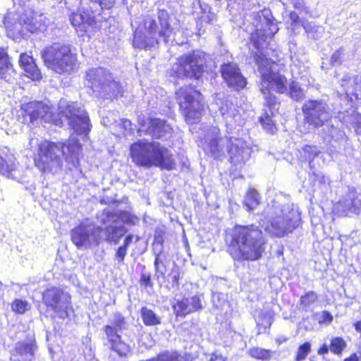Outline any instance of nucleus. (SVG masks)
I'll use <instances>...</instances> for the list:
<instances>
[{"mask_svg":"<svg viewBox=\"0 0 361 361\" xmlns=\"http://www.w3.org/2000/svg\"><path fill=\"white\" fill-rule=\"evenodd\" d=\"M105 334L104 344L111 350L116 353L120 357H127L131 352L130 346L121 340L119 334L121 332L110 325H105L102 328Z\"/></svg>","mask_w":361,"mask_h":361,"instance_id":"obj_18","label":"nucleus"},{"mask_svg":"<svg viewBox=\"0 0 361 361\" xmlns=\"http://www.w3.org/2000/svg\"><path fill=\"white\" fill-rule=\"evenodd\" d=\"M170 16L166 10L159 9L156 16L144 17L143 24L146 35L135 31L133 41L135 48L152 49L159 46L163 40L167 44L174 33L171 25Z\"/></svg>","mask_w":361,"mask_h":361,"instance_id":"obj_6","label":"nucleus"},{"mask_svg":"<svg viewBox=\"0 0 361 361\" xmlns=\"http://www.w3.org/2000/svg\"><path fill=\"white\" fill-rule=\"evenodd\" d=\"M11 308L16 313L23 314L30 310V305L26 300L16 299L11 305Z\"/></svg>","mask_w":361,"mask_h":361,"instance_id":"obj_43","label":"nucleus"},{"mask_svg":"<svg viewBox=\"0 0 361 361\" xmlns=\"http://www.w3.org/2000/svg\"><path fill=\"white\" fill-rule=\"evenodd\" d=\"M21 109L25 113L24 116L28 117L30 122L40 118L44 122L50 123L54 122L55 119L51 109L41 102L34 101L23 104Z\"/></svg>","mask_w":361,"mask_h":361,"instance_id":"obj_19","label":"nucleus"},{"mask_svg":"<svg viewBox=\"0 0 361 361\" xmlns=\"http://www.w3.org/2000/svg\"><path fill=\"white\" fill-rule=\"evenodd\" d=\"M13 72V65L7 52L4 49L0 48V77L6 82L11 80V73Z\"/></svg>","mask_w":361,"mask_h":361,"instance_id":"obj_30","label":"nucleus"},{"mask_svg":"<svg viewBox=\"0 0 361 361\" xmlns=\"http://www.w3.org/2000/svg\"><path fill=\"white\" fill-rule=\"evenodd\" d=\"M338 208H341L343 213L348 215L349 212L360 214L361 213V193L353 194L344 200L339 202Z\"/></svg>","mask_w":361,"mask_h":361,"instance_id":"obj_28","label":"nucleus"},{"mask_svg":"<svg viewBox=\"0 0 361 361\" xmlns=\"http://www.w3.org/2000/svg\"><path fill=\"white\" fill-rule=\"evenodd\" d=\"M344 49L339 48L336 50L331 56L330 59V63L332 66H340L344 59Z\"/></svg>","mask_w":361,"mask_h":361,"instance_id":"obj_48","label":"nucleus"},{"mask_svg":"<svg viewBox=\"0 0 361 361\" xmlns=\"http://www.w3.org/2000/svg\"><path fill=\"white\" fill-rule=\"evenodd\" d=\"M80 150V144L74 138L67 142L45 140L38 145L34 157L35 165L42 172L58 173L62 170L65 157L70 169L78 168Z\"/></svg>","mask_w":361,"mask_h":361,"instance_id":"obj_2","label":"nucleus"},{"mask_svg":"<svg viewBox=\"0 0 361 361\" xmlns=\"http://www.w3.org/2000/svg\"><path fill=\"white\" fill-rule=\"evenodd\" d=\"M274 90L276 92H278L276 90L272 88L271 86L269 87L268 91L269 92L270 94H272L276 98V103L273 104H269L267 103V101L265 99V95L261 92V93L263 94L264 100V105L267 106H269L270 109L269 110V112L265 111L259 118V121L262 126L263 128L269 133L273 134L275 130H276V128L275 126V124L271 118V116L273 115V112L271 109H274L275 106L279 104L277 97L275 94L271 92V90Z\"/></svg>","mask_w":361,"mask_h":361,"instance_id":"obj_27","label":"nucleus"},{"mask_svg":"<svg viewBox=\"0 0 361 361\" xmlns=\"http://www.w3.org/2000/svg\"><path fill=\"white\" fill-rule=\"evenodd\" d=\"M318 299L317 293L314 291H308L304 295H302L300 299V303L303 309L310 307Z\"/></svg>","mask_w":361,"mask_h":361,"instance_id":"obj_42","label":"nucleus"},{"mask_svg":"<svg viewBox=\"0 0 361 361\" xmlns=\"http://www.w3.org/2000/svg\"><path fill=\"white\" fill-rule=\"evenodd\" d=\"M352 126L353 128H355V131L357 133H361V114H355L352 115Z\"/></svg>","mask_w":361,"mask_h":361,"instance_id":"obj_52","label":"nucleus"},{"mask_svg":"<svg viewBox=\"0 0 361 361\" xmlns=\"http://www.w3.org/2000/svg\"><path fill=\"white\" fill-rule=\"evenodd\" d=\"M154 266L155 269L154 277L158 280L160 277H164L166 272V267L161 259L160 253H156Z\"/></svg>","mask_w":361,"mask_h":361,"instance_id":"obj_39","label":"nucleus"},{"mask_svg":"<svg viewBox=\"0 0 361 361\" xmlns=\"http://www.w3.org/2000/svg\"><path fill=\"white\" fill-rule=\"evenodd\" d=\"M127 231L123 225L110 224L104 228L99 227V235H102L100 239L105 242L116 245Z\"/></svg>","mask_w":361,"mask_h":361,"instance_id":"obj_25","label":"nucleus"},{"mask_svg":"<svg viewBox=\"0 0 361 361\" xmlns=\"http://www.w3.org/2000/svg\"><path fill=\"white\" fill-rule=\"evenodd\" d=\"M172 307L176 316L180 317H184L187 314L203 309L201 299L198 295L181 299L176 298Z\"/></svg>","mask_w":361,"mask_h":361,"instance_id":"obj_22","label":"nucleus"},{"mask_svg":"<svg viewBox=\"0 0 361 361\" xmlns=\"http://www.w3.org/2000/svg\"><path fill=\"white\" fill-rule=\"evenodd\" d=\"M72 25L78 30L82 32H87L94 24V20L92 15L87 11H78L73 13L70 18Z\"/></svg>","mask_w":361,"mask_h":361,"instance_id":"obj_26","label":"nucleus"},{"mask_svg":"<svg viewBox=\"0 0 361 361\" xmlns=\"http://www.w3.org/2000/svg\"><path fill=\"white\" fill-rule=\"evenodd\" d=\"M176 99L187 122H197L204 107L202 94L192 87L186 86L176 91Z\"/></svg>","mask_w":361,"mask_h":361,"instance_id":"obj_11","label":"nucleus"},{"mask_svg":"<svg viewBox=\"0 0 361 361\" xmlns=\"http://www.w3.org/2000/svg\"><path fill=\"white\" fill-rule=\"evenodd\" d=\"M302 27L307 34V36L314 40L322 38L324 32V29L322 26L317 25L307 21H305L302 24Z\"/></svg>","mask_w":361,"mask_h":361,"instance_id":"obj_34","label":"nucleus"},{"mask_svg":"<svg viewBox=\"0 0 361 361\" xmlns=\"http://www.w3.org/2000/svg\"><path fill=\"white\" fill-rule=\"evenodd\" d=\"M48 20L44 15H35L30 18L23 16H20L18 23L14 24L13 31L18 33L23 32V29H26L32 33L37 32H44L47 27Z\"/></svg>","mask_w":361,"mask_h":361,"instance_id":"obj_21","label":"nucleus"},{"mask_svg":"<svg viewBox=\"0 0 361 361\" xmlns=\"http://www.w3.org/2000/svg\"><path fill=\"white\" fill-rule=\"evenodd\" d=\"M85 80L98 98L112 100L122 91L120 83L110 71L102 67L89 69L86 72Z\"/></svg>","mask_w":361,"mask_h":361,"instance_id":"obj_8","label":"nucleus"},{"mask_svg":"<svg viewBox=\"0 0 361 361\" xmlns=\"http://www.w3.org/2000/svg\"><path fill=\"white\" fill-rule=\"evenodd\" d=\"M127 250L123 246H119L115 253L114 260L116 262L117 264L121 265L124 263V259L126 256L127 255Z\"/></svg>","mask_w":361,"mask_h":361,"instance_id":"obj_49","label":"nucleus"},{"mask_svg":"<svg viewBox=\"0 0 361 361\" xmlns=\"http://www.w3.org/2000/svg\"><path fill=\"white\" fill-rule=\"evenodd\" d=\"M355 329L361 333V321L357 322L355 324Z\"/></svg>","mask_w":361,"mask_h":361,"instance_id":"obj_62","label":"nucleus"},{"mask_svg":"<svg viewBox=\"0 0 361 361\" xmlns=\"http://www.w3.org/2000/svg\"><path fill=\"white\" fill-rule=\"evenodd\" d=\"M4 23L6 24V27H7L8 28H10V27H10V25H8V23H6V18L5 19V22H4Z\"/></svg>","mask_w":361,"mask_h":361,"instance_id":"obj_64","label":"nucleus"},{"mask_svg":"<svg viewBox=\"0 0 361 361\" xmlns=\"http://www.w3.org/2000/svg\"><path fill=\"white\" fill-rule=\"evenodd\" d=\"M288 94L291 99L296 102H300L305 98L304 91L298 85V83L293 82L290 85V90Z\"/></svg>","mask_w":361,"mask_h":361,"instance_id":"obj_41","label":"nucleus"},{"mask_svg":"<svg viewBox=\"0 0 361 361\" xmlns=\"http://www.w3.org/2000/svg\"><path fill=\"white\" fill-rule=\"evenodd\" d=\"M169 277L172 280L173 286H179L180 273L178 270H172V271L169 274Z\"/></svg>","mask_w":361,"mask_h":361,"instance_id":"obj_57","label":"nucleus"},{"mask_svg":"<svg viewBox=\"0 0 361 361\" xmlns=\"http://www.w3.org/2000/svg\"><path fill=\"white\" fill-rule=\"evenodd\" d=\"M42 301L61 319L68 317L73 312L71 295L60 288H47L42 293Z\"/></svg>","mask_w":361,"mask_h":361,"instance_id":"obj_14","label":"nucleus"},{"mask_svg":"<svg viewBox=\"0 0 361 361\" xmlns=\"http://www.w3.org/2000/svg\"><path fill=\"white\" fill-rule=\"evenodd\" d=\"M266 238L255 224L237 225L231 233L228 252L234 260L257 261L265 251Z\"/></svg>","mask_w":361,"mask_h":361,"instance_id":"obj_3","label":"nucleus"},{"mask_svg":"<svg viewBox=\"0 0 361 361\" xmlns=\"http://www.w3.org/2000/svg\"><path fill=\"white\" fill-rule=\"evenodd\" d=\"M358 355L360 360H361V344L360 346L359 347Z\"/></svg>","mask_w":361,"mask_h":361,"instance_id":"obj_63","label":"nucleus"},{"mask_svg":"<svg viewBox=\"0 0 361 361\" xmlns=\"http://www.w3.org/2000/svg\"><path fill=\"white\" fill-rule=\"evenodd\" d=\"M140 315L143 323L146 326H156L161 322V317L147 307L141 308Z\"/></svg>","mask_w":361,"mask_h":361,"instance_id":"obj_32","label":"nucleus"},{"mask_svg":"<svg viewBox=\"0 0 361 361\" xmlns=\"http://www.w3.org/2000/svg\"><path fill=\"white\" fill-rule=\"evenodd\" d=\"M351 82L354 83L355 87H350L348 90V92L351 94L350 99L353 100V97H354L355 99H361V76H356Z\"/></svg>","mask_w":361,"mask_h":361,"instance_id":"obj_44","label":"nucleus"},{"mask_svg":"<svg viewBox=\"0 0 361 361\" xmlns=\"http://www.w3.org/2000/svg\"><path fill=\"white\" fill-rule=\"evenodd\" d=\"M220 72L224 82L230 88L239 91L245 87L247 80L236 63H224L221 65Z\"/></svg>","mask_w":361,"mask_h":361,"instance_id":"obj_17","label":"nucleus"},{"mask_svg":"<svg viewBox=\"0 0 361 361\" xmlns=\"http://www.w3.org/2000/svg\"><path fill=\"white\" fill-rule=\"evenodd\" d=\"M264 220H260L264 231L273 236L283 237L292 233L300 224V214L292 204L274 200L264 208Z\"/></svg>","mask_w":361,"mask_h":361,"instance_id":"obj_5","label":"nucleus"},{"mask_svg":"<svg viewBox=\"0 0 361 361\" xmlns=\"http://www.w3.org/2000/svg\"><path fill=\"white\" fill-rule=\"evenodd\" d=\"M212 302L214 307L220 312L224 311V308L228 306L226 297L221 293H213Z\"/></svg>","mask_w":361,"mask_h":361,"instance_id":"obj_38","label":"nucleus"},{"mask_svg":"<svg viewBox=\"0 0 361 361\" xmlns=\"http://www.w3.org/2000/svg\"><path fill=\"white\" fill-rule=\"evenodd\" d=\"M293 7L301 13H308L309 9L305 6L303 0H292Z\"/></svg>","mask_w":361,"mask_h":361,"instance_id":"obj_53","label":"nucleus"},{"mask_svg":"<svg viewBox=\"0 0 361 361\" xmlns=\"http://www.w3.org/2000/svg\"><path fill=\"white\" fill-rule=\"evenodd\" d=\"M304 157L309 161L311 169L316 168L315 159L319 157L320 150L316 146L305 145L302 148Z\"/></svg>","mask_w":361,"mask_h":361,"instance_id":"obj_35","label":"nucleus"},{"mask_svg":"<svg viewBox=\"0 0 361 361\" xmlns=\"http://www.w3.org/2000/svg\"><path fill=\"white\" fill-rule=\"evenodd\" d=\"M59 116L61 121H66L78 135L86 136L91 130L92 126L87 112L76 103L61 100Z\"/></svg>","mask_w":361,"mask_h":361,"instance_id":"obj_12","label":"nucleus"},{"mask_svg":"<svg viewBox=\"0 0 361 361\" xmlns=\"http://www.w3.org/2000/svg\"><path fill=\"white\" fill-rule=\"evenodd\" d=\"M204 54L200 51L185 54L177 59L169 70L171 76L199 79L204 72Z\"/></svg>","mask_w":361,"mask_h":361,"instance_id":"obj_10","label":"nucleus"},{"mask_svg":"<svg viewBox=\"0 0 361 361\" xmlns=\"http://www.w3.org/2000/svg\"><path fill=\"white\" fill-rule=\"evenodd\" d=\"M248 354L253 358L261 360L262 361H269L271 358L273 352L270 350L260 348H252L248 350Z\"/></svg>","mask_w":361,"mask_h":361,"instance_id":"obj_36","label":"nucleus"},{"mask_svg":"<svg viewBox=\"0 0 361 361\" xmlns=\"http://www.w3.org/2000/svg\"><path fill=\"white\" fill-rule=\"evenodd\" d=\"M37 350L35 334L29 332L26 338L18 341L11 351V361H32Z\"/></svg>","mask_w":361,"mask_h":361,"instance_id":"obj_16","label":"nucleus"},{"mask_svg":"<svg viewBox=\"0 0 361 361\" xmlns=\"http://www.w3.org/2000/svg\"><path fill=\"white\" fill-rule=\"evenodd\" d=\"M218 99L219 102H217L216 104L219 105V110L226 122L227 133L230 134L233 124L239 116V110L228 97Z\"/></svg>","mask_w":361,"mask_h":361,"instance_id":"obj_23","label":"nucleus"},{"mask_svg":"<svg viewBox=\"0 0 361 361\" xmlns=\"http://www.w3.org/2000/svg\"><path fill=\"white\" fill-rule=\"evenodd\" d=\"M324 126V132L327 133L331 140L340 142L341 143L345 142L347 141V136L345 135V132L338 128V126H334L331 119H330V121Z\"/></svg>","mask_w":361,"mask_h":361,"instance_id":"obj_31","label":"nucleus"},{"mask_svg":"<svg viewBox=\"0 0 361 361\" xmlns=\"http://www.w3.org/2000/svg\"><path fill=\"white\" fill-rule=\"evenodd\" d=\"M91 2L97 4L100 6L102 9H110L114 4V0H90Z\"/></svg>","mask_w":361,"mask_h":361,"instance_id":"obj_51","label":"nucleus"},{"mask_svg":"<svg viewBox=\"0 0 361 361\" xmlns=\"http://www.w3.org/2000/svg\"><path fill=\"white\" fill-rule=\"evenodd\" d=\"M138 122L141 127L139 131L145 132L152 136V138L166 139L171 135L172 128L164 120L154 118L145 121L139 118Z\"/></svg>","mask_w":361,"mask_h":361,"instance_id":"obj_20","label":"nucleus"},{"mask_svg":"<svg viewBox=\"0 0 361 361\" xmlns=\"http://www.w3.org/2000/svg\"><path fill=\"white\" fill-rule=\"evenodd\" d=\"M122 123H123V128L126 129V130H131L132 129V123L130 120L128 119H123L122 120Z\"/></svg>","mask_w":361,"mask_h":361,"instance_id":"obj_59","label":"nucleus"},{"mask_svg":"<svg viewBox=\"0 0 361 361\" xmlns=\"http://www.w3.org/2000/svg\"><path fill=\"white\" fill-rule=\"evenodd\" d=\"M130 154L137 166L147 169L157 166L171 170L176 164L171 152L155 141L139 140L131 145Z\"/></svg>","mask_w":361,"mask_h":361,"instance_id":"obj_7","label":"nucleus"},{"mask_svg":"<svg viewBox=\"0 0 361 361\" xmlns=\"http://www.w3.org/2000/svg\"><path fill=\"white\" fill-rule=\"evenodd\" d=\"M204 141V151L215 159L224 156L227 152L231 163L241 166L250 158L251 148L243 139L230 136L229 134L222 137L218 126L207 129Z\"/></svg>","mask_w":361,"mask_h":361,"instance_id":"obj_4","label":"nucleus"},{"mask_svg":"<svg viewBox=\"0 0 361 361\" xmlns=\"http://www.w3.org/2000/svg\"><path fill=\"white\" fill-rule=\"evenodd\" d=\"M221 358L223 360V361H226V358L222 357L221 355L219 356L216 354H212L211 357H210V360L209 361H215L218 358Z\"/></svg>","mask_w":361,"mask_h":361,"instance_id":"obj_61","label":"nucleus"},{"mask_svg":"<svg viewBox=\"0 0 361 361\" xmlns=\"http://www.w3.org/2000/svg\"><path fill=\"white\" fill-rule=\"evenodd\" d=\"M34 59L32 57L26 54H22L20 56L19 63L20 66L24 69L27 65L33 61Z\"/></svg>","mask_w":361,"mask_h":361,"instance_id":"obj_55","label":"nucleus"},{"mask_svg":"<svg viewBox=\"0 0 361 361\" xmlns=\"http://www.w3.org/2000/svg\"><path fill=\"white\" fill-rule=\"evenodd\" d=\"M290 19L291 20L292 25L293 28H295L298 26H302V24L305 23L302 21L298 14L295 11H291L290 13Z\"/></svg>","mask_w":361,"mask_h":361,"instance_id":"obj_54","label":"nucleus"},{"mask_svg":"<svg viewBox=\"0 0 361 361\" xmlns=\"http://www.w3.org/2000/svg\"><path fill=\"white\" fill-rule=\"evenodd\" d=\"M329 350H330L329 346L328 345H326V343H324L317 350V353H318V355H325V354H327L329 353Z\"/></svg>","mask_w":361,"mask_h":361,"instance_id":"obj_58","label":"nucleus"},{"mask_svg":"<svg viewBox=\"0 0 361 361\" xmlns=\"http://www.w3.org/2000/svg\"><path fill=\"white\" fill-rule=\"evenodd\" d=\"M302 111L304 120L313 129L324 126L332 117L331 108L322 99L306 101Z\"/></svg>","mask_w":361,"mask_h":361,"instance_id":"obj_13","label":"nucleus"},{"mask_svg":"<svg viewBox=\"0 0 361 361\" xmlns=\"http://www.w3.org/2000/svg\"><path fill=\"white\" fill-rule=\"evenodd\" d=\"M41 56L47 68L57 73L70 72L73 69L75 56L71 53L69 45L54 43L46 47Z\"/></svg>","mask_w":361,"mask_h":361,"instance_id":"obj_9","label":"nucleus"},{"mask_svg":"<svg viewBox=\"0 0 361 361\" xmlns=\"http://www.w3.org/2000/svg\"><path fill=\"white\" fill-rule=\"evenodd\" d=\"M18 163L12 154H6L4 157L0 154V173L1 175L11 179L16 178V171Z\"/></svg>","mask_w":361,"mask_h":361,"instance_id":"obj_29","label":"nucleus"},{"mask_svg":"<svg viewBox=\"0 0 361 361\" xmlns=\"http://www.w3.org/2000/svg\"><path fill=\"white\" fill-rule=\"evenodd\" d=\"M99 226L92 224L82 223L71 231L73 243L80 250H87L92 246H98Z\"/></svg>","mask_w":361,"mask_h":361,"instance_id":"obj_15","label":"nucleus"},{"mask_svg":"<svg viewBox=\"0 0 361 361\" xmlns=\"http://www.w3.org/2000/svg\"><path fill=\"white\" fill-rule=\"evenodd\" d=\"M311 351V344L309 342H305L300 345L295 358V361H302L306 359V357Z\"/></svg>","mask_w":361,"mask_h":361,"instance_id":"obj_46","label":"nucleus"},{"mask_svg":"<svg viewBox=\"0 0 361 361\" xmlns=\"http://www.w3.org/2000/svg\"><path fill=\"white\" fill-rule=\"evenodd\" d=\"M24 71L27 73V76L34 80H38L42 78L40 71L35 63V61L27 65Z\"/></svg>","mask_w":361,"mask_h":361,"instance_id":"obj_45","label":"nucleus"},{"mask_svg":"<svg viewBox=\"0 0 361 361\" xmlns=\"http://www.w3.org/2000/svg\"><path fill=\"white\" fill-rule=\"evenodd\" d=\"M262 16L265 19V28L252 35V42L257 51L253 57L258 66V72L260 75L259 83V91L265 95V99L269 104L276 103V98L270 94L269 87L276 90L278 93L288 92V81L285 75H282L278 69V64L267 57V51L264 50L266 41L271 38L278 31L277 22L269 10H264Z\"/></svg>","mask_w":361,"mask_h":361,"instance_id":"obj_1","label":"nucleus"},{"mask_svg":"<svg viewBox=\"0 0 361 361\" xmlns=\"http://www.w3.org/2000/svg\"><path fill=\"white\" fill-rule=\"evenodd\" d=\"M102 215L104 217L101 221L103 224H113L120 220L124 224L135 226L140 221L138 217L127 211L111 212L109 209H104Z\"/></svg>","mask_w":361,"mask_h":361,"instance_id":"obj_24","label":"nucleus"},{"mask_svg":"<svg viewBox=\"0 0 361 361\" xmlns=\"http://www.w3.org/2000/svg\"><path fill=\"white\" fill-rule=\"evenodd\" d=\"M109 325L122 331L126 328V322L124 317L120 312H116L113 314Z\"/></svg>","mask_w":361,"mask_h":361,"instance_id":"obj_40","label":"nucleus"},{"mask_svg":"<svg viewBox=\"0 0 361 361\" xmlns=\"http://www.w3.org/2000/svg\"><path fill=\"white\" fill-rule=\"evenodd\" d=\"M357 75H352V74H346L343 75L341 80V85L343 87L346 97H350V94L348 92V90H350V87H354L355 85L353 82H351V81L355 78Z\"/></svg>","mask_w":361,"mask_h":361,"instance_id":"obj_47","label":"nucleus"},{"mask_svg":"<svg viewBox=\"0 0 361 361\" xmlns=\"http://www.w3.org/2000/svg\"><path fill=\"white\" fill-rule=\"evenodd\" d=\"M140 283L142 286H144L145 289H147L148 288L152 289L154 283L152 281L151 274L145 272L142 273Z\"/></svg>","mask_w":361,"mask_h":361,"instance_id":"obj_50","label":"nucleus"},{"mask_svg":"<svg viewBox=\"0 0 361 361\" xmlns=\"http://www.w3.org/2000/svg\"><path fill=\"white\" fill-rule=\"evenodd\" d=\"M133 239H135V243H137L140 240V238L138 235L128 234L127 236H126L122 246L128 249V246L131 244Z\"/></svg>","mask_w":361,"mask_h":361,"instance_id":"obj_56","label":"nucleus"},{"mask_svg":"<svg viewBox=\"0 0 361 361\" xmlns=\"http://www.w3.org/2000/svg\"><path fill=\"white\" fill-rule=\"evenodd\" d=\"M346 342L341 337H334L331 340L329 345L330 351L336 355H340L346 348Z\"/></svg>","mask_w":361,"mask_h":361,"instance_id":"obj_37","label":"nucleus"},{"mask_svg":"<svg viewBox=\"0 0 361 361\" xmlns=\"http://www.w3.org/2000/svg\"><path fill=\"white\" fill-rule=\"evenodd\" d=\"M244 206L247 211L255 209L260 204V197L255 189H250L244 199Z\"/></svg>","mask_w":361,"mask_h":361,"instance_id":"obj_33","label":"nucleus"},{"mask_svg":"<svg viewBox=\"0 0 361 361\" xmlns=\"http://www.w3.org/2000/svg\"><path fill=\"white\" fill-rule=\"evenodd\" d=\"M360 358L357 354L352 355L350 357L346 358L344 361H359Z\"/></svg>","mask_w":361,"mask_h":361,"instance_id":"obj_60","label":"nucleus"}]
</instances>
